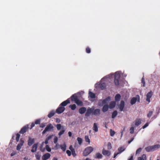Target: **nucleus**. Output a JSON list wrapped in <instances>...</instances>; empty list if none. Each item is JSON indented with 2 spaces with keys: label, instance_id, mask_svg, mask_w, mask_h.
I'll use <instances>...</instances> for the list:
<instances>
[{
  "label": "nucleus",
  "instance_id": "nucleus-1",
  "mask_svg": "<svg viewBox=\"0 0 160 160\" xmlns=\"http://www.w3.org/2000/svg\"><path fill=\"white\" fill-rule=\"evenodd\" d=\"M71 100L73 101H74L78 105L81 106L83 105L82 102L78 99L76 95H72L71 97Z\"/></svg>",
  "mask_w": 160,
  "mask_h": 160
},
{
  "label": "nucleus",
  "instance_id": "nucleus-2",
  "mask_svg": "<svg viewBox=\"0 0 160 160\" xmlns=\"http://www.w3.org/2000/svg\"><path fill=\"white\" fill-rule=\"evenodd\" d=\"M93 148L91 146L87 147L83 152V156H87L93 151Z\"/></svg>",
  "mask_w": 160,
  "mask_h": 160
},
{
  "label": "nucleus",
  "instance_id": "nucleus-3",
  "mask_svg": "<svg viewBox=\"0 0 160 160\" xmlns=\"http://www.w3.org/2000/svg\"><path fill=\"white\" fill-rule=\"evenodd\" d=\"M54 128V127L51 123L49 124L47 127L45 128L44 130L42 132V134H44L47 132L51 131V130H53Z\"/></svg>",
  "mask_w": 160,
  "mask_h": 160
},
{
  "label": "nucleus",
  "instance_id": "nucleus-4",
  "mask_svg": "<svg viewBox=\"0 0 160 160\" xmlns=\"http://www.w3.org/2000/svg\"><path fill=\"white\" fill-rule=\"evenodd\" d=\"M28 126V125H27L23 126L19 131V133L23 134L26 132L29 128Z\"/></svg>",
  "mask_w": 160,
  "mask_h": 160
},
{
  "label": "nucleus",
  "instance_id": "nucleus-5",
  "mask_svg": "<svg viewBox=\"0 0 160 160\" xmlns=\"http://www.w3.org/2000/svg\"><path fill=\"white\" fill-rule=\"evenodd\" d=\"M65 108L64 107L60 106L56 110V112L58 114H60L62 113L65 110Z\"/></svg>",
  "mask_w": 160,
  "mask_h": 160
},
{
  "label": "nucleus",
  "instance_id": "nucleus-6",
  "mask_svg": "<svg viewBox=\"0 0 160 160\" xmlns=\"http://www.w3.org/2000/svg\"><path fill=\"white\" fill-rule=\"evenodd\" d=\"M125 149L123 147H121L118 149V152H115L113 158H115L116 156L119 154H120Z\"/></svg>",
  "mask_w": 160,
  "mask_h": 160
},
{
  "label": "nucleus",
  "instance_id": "nucleus-7",
  "mask_svg": "<svg viewBox=\"0 0 160 160\" xmlns=\"http://www.w3.org/2000/svg\"><path fill=\"white\" fill-rule=\"evenodd\" d=\"M153 95L152 92L150 91L147 93L146 95V101L149 103L150 101V98L152 97Z\"/></svg>",
  "mask_w": 160,
  "mask_h": 160
},
{
  "label": "nucleus",
  "instance_id": "nucleus-8",
  "mask_svg": "<svg viewBox=\"0 0 160 160\" xmlns=\"http://www.w3.org/2000/svg\"><path fill=\"white\" fill-rule=\"evenodd\" d=\"M24 142L23 140L22 139H20L19 143L17 147V150H19L21 148L22 146H23Z\"/></svg>",
  "mask_w": 160,
  "mask_h": 160
},
{
  "label": "nucleus",
  "instance_id": "nucleus-9",
  "mask_svg": "<svg viewBox=\"0 0 160 160\" xmlns=\"http://www.w3.org/2000/svg\"><path fill=\"white\" fill-rule=\"evenodd\" d=\"M106 84L105 83L100 82L98 84V88L102 90L106 88Z\"/></svg>",
  "mask_w": 160,
  "mask_h": 160
},
{
  "label": "nucleus",
  "instance_id": "nucleus-10",
  "mask_svg": "<svg viewBox=\"0 0 160 160\" xmlns=\"http://www.w3.org/2000/svg\"><path fill=\"white\" fill-rule=\"evenodd\" d=\"M125 104L123 101H121L119 106V110L121 112L123 110V108L124 107Z\"/></svg>",
  "mask_w": 160,
  "mask_h": 160
},
{
  "label": "nucleus",
  "instance_id": "nucleus-11",
  "mask_svg": "<svg viewBox=\"0 0 160 160\" xmlns=\"http://www.w3.org/2000/svg\"><path fill=\"white\" fill-rule=\"evenodd\" d=\"M70 103V101L68 99L61 103L60 105V106L64 107L66 106L69 103Z\"/></svg>",
  "mask_w": 160,
  "mask_h": 160
},
{
  "label": "nucleus",
  "instance_id": "nucleus-12",
  "mask_svg": "<svg viewBox=\"0 0 160 160\" xmlns=\"http://www.w3.org/2000/svg\"><path fill=\"white\" fill-rule=\"evenodd\" d=\"M38 143H36L33 145L32 146V149L31 150L32 152H34L36 151L38 148Z\"/></svg>",
  "mask_w": 160,
  "mask_h": 160
},
{
  "label": "nucleus",
  "instance_id": "nucleus-13",
  "mask_svg": "<svg viewBox=\"0 0 160 160\" xmlns=\"http://www.w3.org/2000/svg\"><path fill=\"white\" fill-rule=\"evenodd\" d=\"M34 142V138H32L30 137H29V139L28 140V145L29 146H31Z\"/></svg>",
  "mask_w": 160,
  "mask_h": 160
},
{
  "label": "nucleus",
  "instance_id": "nucleus-14",
  "mask_svg": "<svg viewBox=\"0 0 160 160\" xmlns=\"http://www.w3.org/2000/svg\"><path fill=\"white\" fill-rule=\"evenodd\" d=\"M51 156V155L49 153H46L43 155L42 157V159H46L49 158Z\"/></svg>",
  "mask_w": 160,
  "mask_h": 160
},
{
  "label": "nucleus",
  "instance_id": "nucleus-15",
  "mask_svg": "<svg viewBox=\"0 0 160 160\" xmlns=\"http://www.w3.org/2000/svg\"><path fill=\"white\" fill-rule=\"evenodd\" d=\"M102 153L104 155L107 156H109L110 155V152L108 150H105L103 149L102 151Z\"/></svg>",
  "mask_w": 160,
  "mask_h": 160
},
{
  "label": "nucleus",
  "instance_id": "nucleus-16",
  "mask_svg": "<svg viewBox=\"0 0 160 160\" xmlns=\"http://www.w3.org/2000/svg\"><path fill=\"white\" fill-rule=\"evenodd\" d=\"M93 110L91 108H88L85 113V116L86 117H88L90 116L91 113L92 112Z\"/></svg>",
  "mask_w": 160,
  "mask_h": 160
},
{
  "label": "nucleus",
  "instance_id": "nucleus-17",
  "mask_svg": "<svg viewBox=\"0 0 160 160\" xmlns=\"http://www.w3.org/2000/svg\"><path fill=\"white\" fill-rule=\"evenodd\" d=\"M116 103L115 101H112L110 103L108 107L110 109H112L115 107Z\"/></svg>",
  "mask_w": 160,
  "mask_h": 160
},
{
  "label": "nucleus",
  "instance_id": "nucleus-18",
  "mask_svg": "<svg viewBox=\"0 0 160 160\" xmlns=\"http://www.w3.org/2000/svg\"><path fill=\"white\" fill-rule=\"evenodd\" d=\"M86 111V108L84 107L80 108L79 110V112L81 114H83Z\"/></svg>",
  "mask_w": 160,
  "mask_h": 160
},
{
  "label": "nucleus",
  "instance_id": "nucleus-19",
  "mask_svg": "<svg viewBox=\"0 0 160 160\" xmlns=\"http://www.w3.org/2000/svg\"><path fill=\"white\" fill-rule=\"evenodd\" d=\"M121 98V96L119 94H117L115 97V100L116 102L119 101Z\"/></svg>",
  "mask_w": 160,
  "mask_h": 160
},
{
  "label": "nucleus",
  "instance_id": "nucleus-20",
  "mask_svg": "<svg viewBox=\"0 0 160 160\" xmlns=\"http://www.w3.org/2000/svg\"><path fill=\"white\" fill-rule=\"evenodd\" d=\"M93 114L95 115H99L100 114V110L99 109H96L92 112Z\"/></svg>",
  "mask_w": 160,
  "mask_h": 160
},
{
  "label": "nucleus",
  "instance_id": "nucleus-21",
  "mask_svg": "<svg viewBox=\"0 0 160 160\" xmlns=\"http://www.w3.org/2000/svg\"><path fill=\"white\" fill-rule=\"evenodd\" d=\"M109 107L108 105H104L102 108V111L103 112H105L108 110Z\"/></svg>",
  "mask_w": 160,
  "mask_h": 160
},
{
  "label": "nucleus",
  "instance_id": "nucleus-22",
  "mask_svg": "<svg viewBox=\"0 0 160 160\" xmlns=\"http://www.w3.org/2000/svg\"><path fill=\"white\" fill-rule=\"evenodd\" d=\"M111 98L110 97H108L106 99L103 100L102 101V103L103 104H107L108 103V101H109L110 100Z\"/></svg>",
  "mask_w": 160,
  "mask_h": 160
},
{
  "label": "nucleus",
  "instance_id": "nucleus-23",
  "mask_svg": "<svg viewBox=\"0 0 160 160\" xmlns=\"http://www.w3.org/2000/svg\"><path fill=\"white\" fill-rule=\"evenodd\" d=\"M152 146L153 151L156 150L160 148V145L159 144H156Z\"/></svg>",
  "mask_w": 160,
  "mask_h": 160
},
{
  "label": "nucleus",
  "instance_id": "nucleus-24",
  "mask_svg": "<svg viewBox=\"0 0 160 160\" xmlns=\"http://www.w3.org/2000/svg\"><path fill=\"white\" fill-rule=\"evenodd\" d=\"M141 123V121L140 119H137L134 122L135 125L136 126H138Z\"/></svg>",
  "mask_w": 160,
  "mask_h": 160
},
{
  "label": "nucleus",
  "instance_id": "nucleus-25",
  "mask_svg": "<svg viewBox=\"0 0 160 160\" xmlns=\"http://www.w3.org/2000/svg\"><path fill=\"white\" fill-rule=\"evenodd\" d=\"M92 129L96 132H98V128L96 123H94Z\"/></svg>",
  "mask_w": 160,
  "mask_h": 160
},
{
  "label": "nucleus",
  "instance_id": "nucleus-26",
  "mask_svg": "<svg viewBox=\"0 0 160 160\" xmlns=\"http://www.w3.org/2000/svg\"><path fill=\"white\" fill-rule=\"evenodd\" d=\"M138 160H146V155L143 154L141 157L138 158Z\"/></svg>",
  "mask_w": 160,
  "mask_h": 160
},
{
  "label": "nucleus",
  "instance_id": "nucleus-27",
  "mask_svg": "<svg viewBox=\"0 0 160 160\" xmlns=\"http://www.w3.org/2000/svg\"><path fill=\"white\" fill-rule=\"evenodd\" d=\"M137 100V98H136L133 97L132 98L131 101H130V103L131 105H133L135 104Z\"/></svg>",
  "mask_w": 160,
  "mask_h": 160
},
{
  "label": "nucleus",
  "instance_id": "nucleus-28",
  "mask_svg": "<svg viewBox=\"0 0 160 160\" xmlns=\"http://www.w3.org/2000/svg\"><path fill=\"white\" fill-rule=\"evenodd\" d=\"M152 146H149L145 148L146 150L148 152H150L153 151L152 148Z\"/></svg>",
  "mask_w": 160,
  "mask_h": 160
},
{
  "label": "nucleus",
  "instance_id": "nucleus-29",
  "mask_svg": "<svg viewBox=\"0 0 160 160\" xmlns=\"http://www.w3.org/2000/svg\"><path fill=\"white\" fill-rule=\"evenodd\" d=\"M89 96L92 98H95V94L91 92H89Z\"/></svg>",
  "mask_w": 160,
  "mask_h": 160
},
{
  "label": "nucleus",
  "instance_id": "nucleus-30",
  "mask_svg": "<svg viewBox=\"0 0 160 160\" xmlns=\"http://www.w3.org/2000/svg\"><path fill=\"white\" fill-rule=\"evenodd\" d=\"M56 126L58 130H59L61 129V128H63L64 126H62L60 124H58L56 125Z\"/></svg>",
  "mask_w": 160,
  "mask_h": 160
},
{
  "label": "nucleus",
  "instance_id": "nucleus-31",
  "mask_svg": "<svg viewBox=\"0 0 160 160\" xmlns=\"http://www.w3.org/2000/svg\"><path fill=\"white\" fill-rule=\"evenodd\" d=\"M55 113L54 111H52L48 114V117L49 118H51L54 115Z\"/></svg>",
  "mask_w": 160,
  "mask_h": 160
},
{
  "label": "nucleus",
  "instance_id": "nucleus-32",
  "mask_svg": "<svg viewBox=\"0 0 160 160\" xmlns=\"http://www.w3.org/2000/svg\"><path fill=\"white\" fill-rule=\"evenodd\" d=\"M120 77V74L119 73H118V72H115L114 76V79H119Z\"/></svg>",
  "mask_w": 160,
  "mask_h": 160
},
{
  "label": "nucleus",
  "instance_id": "nucleus-33",
  "mask_svg": "<svg viewBox=\"0 0 160 160\" xmlns=\"http://www.w3.org/2000/svg\"><path fill=\"white\" fill-rule=\"evenodd\" d=\"M102 157V155L99 153H97L96 154L95 158H101Z\"/></svg>",
  "mask_w": 160,
  "mask_h": 160
},
{
  "label": "nucleus",
  "instance_id": "nucleus-34",
  "mask_svg": "<svg viewBox=\"0 0 160 160\" xmlns=\"http://www.w3.org/2000/svg\"><path fill=\"white\" fill-rule=\"evenodd\" d=\"M118 114V112L116 111H114L112 113V118H115Z\"/></svg>",
  "mask_w": 160,
  "mask_h": 160
},
{
  "label": "nucleus",
  "instance_id": "nucleus-35",
  "mask_svg": "<svg viewBox=\"0 0 160 160\" xmlns=\"http://www.w3.org/2000/svg\"><path fill=\"white\" fill-rule=\"evenodd\" d=\"M69 107L72 110H74L76 108V106L75 104H73L72 105H70L69 106Z\"/></svg>",
  "mask_w": 160,
  "mask_h": 160
},
{
  "label": "nucleus",
  "instance_id": "nucleus-36",
  "mask_svg": "<svg viewBox=\"0 0 160 160\" xmlns=\"http://www.w3.org/2000/svg\"><path fill=\"white\" fill-rule=\"evenodd\" d=\"M77 141L78 142V143L79 145H81L82 142V139L79 137H78L77 139Z\"/></svg>",
  "mask_w": 160,
  "mask_h": 160
},
{
  "label": "nucleus",
  "instance_id": "nucleus-37",
  "mask_svg": "<svg viewBox=\"0 0 160 160\" xmlns=\"http://www.w3.org/2000/svg\"><path fill=\"white\" fill-rule=\"evenodd\" d=\"M85 139L86 142H88L89 144L90 143V140L88 136L86 135L85 137Z\"/></svg>",
  "mask_w": 160,
  "mask_h": 160
},
{
  "label": "nucleus",
  "instance_id": "nucleus-38",
  "mask_svg": "<svg viewBox=\"0 0 160 160\" xmlns=\"http://www.w3.org/2000/svg\"><path fill=\"white\" fill-rule=\"evenodd\" d=\"M35 157L37 160H39L41 156L39 154L38 152H37L35 155Z\"/></svg>",
  "mask_w": 160,
  "mask_h": 160
},
{
  "label": "nucleus",
  "instance_id": "nucleus-39",
  "mask_svg": "<svg viewBox=\"0 0 160 160\" xmlns=\"http://www.w3.org/2000/svg\"><path fill=\"white\" fill-rule=\"evenodd\" d=\"M142 83L143 84V86L145 87V82L144 77H142L141 80Z\"/></svg>",
  "mask_w": 160,
  "mask_h": 160
},
{
  "label": "nucleus",
  "instance_id": "nucleus-40",
  "mask_svg": "<svg viewBox=\"0 0 160 160\" xmlns=\"http://www.w3.org/2000/svg\"><path fill=\"white\" fill-rule=\"evenodd\" d=\"M61 148L63 151H65L66 150V146L65 145H64L63 146L61 145Z\"/></svg>",
  "mask_w": 160,
  "mask_h": 160
},
{
  "label": "nucleus",
  "instance_id": "nucleus-41",
  "mask_svg": "<svg viewBox=\"0 0 160 160\" xmlns=\"http://www.w3.org/2000/svg\"><path fill=\"white\" fill-rule=\"evenodd\" d=\"M46 149L47 151L48 152H50L51 151V149L48 145H46Z\"/></svg>",
  "mask_w": 160,
  "mask_h": 160
},
{
  "label": "nucleus",
  "instance_id": "nucleus-42",
  "mask_svg": "<svg viewBox=\"0 0 160 160\" xmlns=\"http://www.w3.org/2000/svg\"><path fill=\"white\" fill-rule=\"evenodd\" d=\"M16 140L17 142H18L19 141V139L20 137V135L19 133H17L16 135Z\"/></svg>",
  "mask_w": 160,
  "mask_h": 160
},
{
  "label": "nucleus",
  "instance_id": "nucleus-43",
  "mask_svg": "<svg viewBox=\"0 0 160 160\" xmlns=\"http://www.w3.org/2000/svg\"><path fill=\"white\" fill-rule=\"evenodd\" d=\"M115 134V132L112 130V129H111L110 131V136H113Z\"/></svg>",
  "mask_w": 160,
  "mask_h": 160
},
{
  "label": "nucleus",
  "instance_id": "nucleus-44",
  "mask_svg": "<svg viewBox=\"0 0 160 160\" xmlns=\"http://www.w3.org/2000/svg\"><path fill=\"white\" fill-rule=\"evenodd\" d=\"M130 133H133L134 132V128L133 127H131L130 129Z\"/></svg>",
  "mask_w": 160,
  "mask_h": 160
},
{
  "label": "nucleus",
  "instance_id": "nucleus-45",
  "mask_svg": "<svg viewBox=\"0 0 160 160\" xmlns=\"http://www.w3.org/2000/svg\"><path fill=\"white\" fill-rule=\"evenodd\" d=\"M71 152H72V155L74 157H75L76 156V154L75 153V151L74 149H72V150L71 151Z\"/></svg>",
  "mask_w": 160,
  "mask_h": 160
},
{
  "label": "nucleus",
  "instance_id": "nucleus-46",
  "mask_svg": "<svg viewBox=\"0 0 160 160\" xmlns=\"http://www.w3.org/2000/svg\"><path fill=\"white\" fill-rule=\"evenodd\" d=\"M64 130H62L61 131L58 133V135L60 137L65 132Z\"/></svg>",
  "mask_w": 160,
  "mask_h": 160
},
{
  "label": "nucleus",
  "instance_id": "nucleus-47",
  "mask_svg": "<svg viewBox=\"0 0 160 160\" xmlns=\"http://www.w3.org/2000/svg\"><path fill=\"white\" fill-rule=\"evenodd\" d=\"M114 82L115 84L116 85H119V79H114Z\"/></svg>",
  "mask_w": 160,
  "mask_h": 160
},
{
  "label": "nucleus",
  "instance_id": "nucleus-48",
  "mask_svg": "<svg viewBox=\"0 0 160 160\" xmlns=\"http://www.w3.org/2000/svg\"><path fill=\"white\" fill-rule=\"evenodd\" d=\"M142 148H138L136 151V154H138L141 151Z\"/></svg>",
  "mask_w": 160,
  "mask_h": 160
},
{
  "label": "nucleus",
  "instance_id": "nucleus-49",
  "mask_svg": "<svg viewBox=\"0 0 160 160\" xmlns=\"http://www.w3.org/2000/svg\"><path fill=\"white\" fill-rule=\"evenodd\" d=\"M49 140H48V139H47L46 138L45 141V142H42V145H41V146H42L43 144L45 143V144H47L48 143V141Z\"/></svg>",
  "mask_w": 160,
  "mask_h": 160
},
{
  "label": "nucleus",
  "instance_id": "nucleus-50",
  "mask_svg": "<svg viewBox=\"0 0 160 160\" xmlns=\"http://www.w3.org/2000/svg\"><path fill=\"white\" fill-rule=\"evenodd\" d=\"M112 148L111 143L110 142H109L108 144V149H111Z\"/></svg>",
  "mask_w": 160,
  "mask_h": 160
},
{
  "label": "nucleus",
  "instance_id": "nucleus-51",
  "mask_svg": "<svg viewBox=\"0 0 160 160\" xmlns=\"http://www.w3.org/2000/svg\"><path fill=\"white\" fill-rule=\"evenodd\" d=\"M152 113L153 112L152 111H149L148 113V118H150V117H151L152 116Z\"/></svg>",
  "mask_w": 160,
  "mask_h": 160
},
{
  "label": "nucleus",
  "instance_id": "nucleus-52",
  "mask_svg": "<svg viewBox=\"0 0 160 160\" xmlns=\"http://www.w3.org/2000/svg\"><path fill=\"white\" fill-rule=\"evenodd\" d=\"M40 120L39 119H37L35 122V124H40Z\"/></svg>",
  "mask_w": 160,
  "mask_h": 160
},
{
  "label": "nucleus",
  "instance_id": "nucleus-53",
  "mask_svg": "<svg viewBox=\"0 0 160 160\" xmlns=\"http://www.w3.org/2000/svg\"><path fill=\"white\" fill-rule=\"evenodd\" d=\"M66 153L68 154V155L69 156H70L71 155V151H70L69 150H67L66 151Z\"/></svg>",
  "mask_w": 160,
  "mask_h": 160
},
{
  "label": "nucleus",
  "instance_id": "nucleus-54",
  "mask_svg": "<svg viewBox=\"0 0 160 160\" xmlns=\"http://www.w3.org/2000/svg\"><path fill=\"white\" fill-rule=\"evenodd\" d=\"M58 141V138L57 137H55L54 139V143H57Z\"/></svg>",
  "mask_w": 160,
  "mask_h": 160
},
{
  "label": "nucleus",
  "instance_id": "nucleus-55",
  "mask_svg": "<svg viewBox=\"0 0 160 160\" xmlns=\"http://www.w3.org/2000/svg\"><path fill=\"white\" fill-rule=\"evenodd\" d=\"M149 124L148 122H147L143 127H142V128L144 129L146 128L147 127H148V126Z\"/></svg>",
  "mask_w": 160,
  "mask_h": 160
},
{
  "label": "nucleus",
  "instance_id": "nucleus-56",
  "mask_svg": "<svg viewBox=\"0 0 160 160\" xmlns=\"http://www.w3.org/2000/svg\"><path fill=\"white\" fill-rule=\"evenodd\" d=\"M45 123H42L40 124V127L41 128H43L44 127H45Z\"/></svg>",
  "mask_w": 160,
  "mask_h": 160
},
{
  "label": "nucleus",
  "instance_id": "nucleus-57",
  "mask_svg": "<svg viewBox=\"0 0 160 160\" xmlns=\"http://www.w3.org/2000/svg\"><path fill=\"white\" fill-rule=\"evenodd\" d=\"M53 136V135H50L46 139H48V140H49L50 139H51L52 138V137Z\"/></svg>",
  "mask_w": 160,
  "mask_h": 160
},
{
  "label": "nucleus",
  "instance_id": "nucleus-58",
  "mask_svg": "<svg viewBox=\"0 0 160 160\" xmlns=\"http://www.w3.org/2000/svg\"><path fill=\"white\" fill-rule=\"evenodd\" d=\"M35 124V123H34L33 122L32 123L31 125V127H30V129H32V128L34 126Z\"/></svg>",
  "mask_w": 160,
  "mask_h": 160
},
{
  "label": "nucleus",
  "instance_id": "nucleus-59",
  "mask_svg": "<svg viewBox=\"0 0 160 160\" xmlns=\"http://www.w3.org/2000/svg\"><path fill=\"white\" fill-rule=\"evenodd\" d=\"M16 154V152L13 151V152H12L11 154V156L12 157V156H14V155H15Z\"/></svg>",
  "mask_w": 160,
  "mask_h": 160
},
{
  "label": "nucleus",
  "instance_id": "nucleus-60",
  "mask_svg": "<svg viewBox=\"0 0 160 160\" xmlns=\"http://www.w3.org/2000/svg\"><path fill=\"white\" fill-rule=\"evenodd\" d=\"M56 122L57 123H59L61 122V120L58 118H56Z\"/></svg>",
  "mask_w": 160,
  "mask_h": 160
},
{
  "label": "nucleus",
  "instance_id": "nucleus-61",
  "mask_svg": "<svg viewBox=\"0 0 160 160\" xmlns=\"http://www.w3.org/2000/svg\"><path fill=\"white\" fill-rule=\"evenodd\" d=\"M69 149L71 150V151L72 150V149H74L73 148L72 145H71L69 147Z\"/></svg>",
  "mask_w": 160,
  "mask_h": 160
},
{
  "label": "nucleus",
  "instance_id": "nucleus-62",
  "mask_svg": "<svg viewBox=\"0 0 160 160\" xmlns=\"http://www.w3.org/2000/svg\"><path fill=\"white\" fill-rule=\"evenodd\" d=\"M68 136L70 137L72 136V133L71 132H68Z\"/></svg>",
  "mask_w": 160,
  "mask_h": 160
},
{
  "label": "nucleus",
  "instance_id": "nucleus-63",
  "mask_svg": "<svg viewBox=\"0 0 160 160\" xmlns=\"http://www.w3.org/2000/svg\"><path fill=\"white\" fill-rule=\"evenodd\" d=\"M128 160H133V156H132Z\"/></svg>",
  "mask_w": 160,
  "mask_h": 160
},
{
  "label": "nucleus",
  "instance_id": "nucleus-64",
  "mask_svg": "<svg viewBox=\"0 0 160 160\" xmlns=\"http://www.w3.org/2000/svg\"><path fill=\"white\" fill-rule=\"evenodd\" d=\"M56 146H55V148H56V147H57L58 146V147L59 146V145L58 143H56Z\"/></svg>",
  "mask_w": 160,
  "mask_h": 160
}]
</instances>
